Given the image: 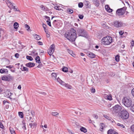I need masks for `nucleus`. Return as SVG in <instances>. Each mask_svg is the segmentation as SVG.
<instances>
[{
    "mask_svg": "<svg viewBox=\"0 0 134 134\" xmlns=\"http://www.w3.org/2000/svg\"><path fill=\"white\" fill-rule=\"evenodd\" d=\"M55 46L54 44H53L50 46V48L48 51V53L50 55H51L53 53L54 51Z\"/></svg>",
    "mask_w": 134,
    "mask_h": 134,
    "instance_id": "8",
    "label": "nucleus"
},
{
    "mask_svg": "<svg viewBox=\"0 0 134 134\" xmlns=\"http://www.w3.org/2000/svg\"><path fill=\"white\" fill-rule=\"evenodd\" d=\"M68 53L71 55H72V56L73 55H72V51H70V50H69L68 51Z\"/></svg>",
    "mask_w": 134,
    "mask_h": 134,
    "instance_id": "57",
    "label": "nucleus"
},
{
    "mask_svg": "<svg viewBox=\"0 0 134 134\" xmlns=\"http://www.w3.org/2000/svg\"><path fill=\"white\" fill-rule=\"evenodd\" d=\"M3 0V1H5V2L7 4H8L9 3L10 4V5H12V6H13V4L12 3L10 2L9 0Z\"/></svg>",
    "mask_w": 134,
    "mask_h": 134,
    "instance_id": "26",
    "label": "nucleus"
},
{
    "mask_svg": "<svg viewBox=\"0 0 134 134\" xmlns=\"http://www.w3.org/2000/svg\"><path fill=\"white\" fill-rule=\"evenodd\" d=\"M62 70L64 72H66L68 71V68L64 66L62 68Z\"/></svg>",
    "mask_w": 134,
    "mask_h": 134,
    "instance_id": "25",
    "label": "nucleus"
},
{
    "mask_svg": "<svg viewBox=\"0 0 134 134\" xmlns=\"http://www.w3.org/2000/svg\"><path fill=\"white\" fill-rule=\"evenodd\" d=\"M38 44L39 45H42L43 44V43L39 41L38 42Z\"/></svg>",
    "mask_w": 134,
    "mask_h": 134,
    "instance_id": "58",
    "label": "nucleus"
},
{
    "mask_svg": "<svg viewBox=\"0 0 134 134\" xmlns=\"http://www.w3.org/2000/svg\"><path fill=\"white\" fill-rule=\"evenodd\" d=\"M13 66L12 65H9L6 67L7 68H9V69H11V68H13Z\"/></svg>",
    "mask_w": 134,
    "mask_h": 134,
    "instance_id": "59",
    "label": "nucleus"
},
{
    "mask_svg": "<svg viewBox=\"0 0 134 134\" xmlns=\"http://www.w3.org/2000/svg\"><path fill=\"white\" fill-rule=\"evenodd\" d=\"M107 134H118V133L115 131L113 130L110 129L108 130L107 132Z\"/></svg>",
    "mask_w": 134,
    "mask_h": 134,
    "instance_id": "13",
    "label": "nucleus"
},
{
    "mask_svg": "<svg viewBox=\"0 0 134 134\" xmlns=\"http://www.w3.org/2000/svg\"><path fill=\"white\" fill-rule=\"evenodd\" d=\"M132 95L133 96H134V88H133L131 91Z\"/></svg>",
    "mask_w": 134,
    "mask_h": 134,
    "instance_id": "54",
    "label": "nucleus"
},
{
    "mask_svg": "<svg viewBox=\"0 0 134 134\" xmlns=\"http://www.w3.org/2000/svg\"><path fill=\"white\" fill-rule=\"evenodd\" d=\"M42 26L44 28V30H46V28L47 27V25L44 24H43Z\"/></svg>",
    "mask_w": 134,
    "mask_h": 134,
    "instance_id": "47",
    "label": "nucleus"
},
{
    "mask_svg": "<svg viewBox=\"0 0 134 134\" xmlns=\"http://www.w3.org/2000/svg\"><path fill=\"white\" fill-rule=\"evenodd\" d=\"M34 38L37 40H39L41 39V37L40 36L36 34H34L33 35Z\"/></svg>",
    "mask_w": 134,
    "mask_h": 134,
    "instance_id": "16",
    "label": "nucleus"
},
{
    "mask_svg": "<svg viewBox=\"0 0 134 134\" xmlns=\"http://www.w3.org/2000/svg\"><path fill=\"white\" fill-rule=\"evenodd\" d=\"M89 2L88 1H85V2H84V3L87 6V8L88 7H89L88 6V4H89Z\"/></svg>",
    "mask_w": 134,
    "mask_h": 134,
    "instance_id": "44",
    "label": "nucleus"
},
{
    "mask_svg": "<svg viewBox=\"0 0 134 134\" xmlns=\"http://www.w3.org/2000/svg\"><path fill=\"white\" fill-rule=\"evenodd\" d=\"M65 37L70 41L74 42L76 38V30L73 28L66 32Z\"/></svg>",
    "mask_w": 134,
    "mask_h": 134,
    "instance_id": "1",
    "label": "nucleus"
},
{
    "mask_svg": "<svg viewBox=\"0 0 134 134\" xmlns=\"http://www.w3.org/2000/svg\"><path fill=\"white\" fill-rule=\"evenodd\" d=\"M19 24L17 22H15L13 25L14 28L15 29H17L19 27Z\"/></svg>",
    "mask_w": 134,
    "mask_h": 134,
    "instance_id": "23",
    "label": "nucleus"
},
{
    "mask_svg": "<svg viewBox=\"0 0 134 134\" xmlns=\"http://www.w3.org/2000/svg\"><path fill=\"white\" fill-rule=\"evenodd\" d=\"M67 11L69 14H72L73 12V10L70 9L68 8L67 9Z\"/></svg>",
    "mask_w": 134,
    "mask_h": 134,
    "instance_id": "29",
    "label": "nucleus"
},
{
    "mask_svg": "<svg viewBox=\"0 0 134 134\" xmlns=\"http://www.w3.org/2000/svg\"><path fill=\"white\" fill-rule=\"evenodd\" d=\"M131 110L134 112V104L130 108Z\"/></svg>",
    "mask_w": 134,
    "mask_h": 134,
    "instance_id": "46",
    "label": "nucleus"
},
{
    "mask_svg": "<svg viewBox=\"0 0 134 134\" xmlns=\"http://www.w3.org/2000/svg\"><path fill=\"white\" fill-rule=\"evenodd\" d=\"M52 76L54 77V79H55L57 77L56 74L55 73H52L51 75Z\"/></svg>",
    "mask_w": 134,
    "mask_h": 134,
    "instance_id": "35",
    "label": "nucleus"
},
{
    "mask_svg": "<svg viewBox=\"0 0 134 134\" xmlns=\"http://www.w3.org/2000/svg\"><path fill=\"white\" fill-rule=\"evenodd\" d=\"M112 42V37L109 36L103 38L101 40L102 43L105 45H108L110 44Z\"/></svg>",
    "mask_w": 134,
    "mask_h": 134,
    "instance_id": "4",
    "label": "nucleus"
},
{
    "mask_svg": "<svg viewBox=\"0 0 134 134\" xmlns=\"http://www.w3.org/2000/svg\"><path fill=\"white\" fill-rule=\"evenodd\" d=\"M91 92L92 93H94L95 92V89L93 88H92V89L91 90Z\"/></svg>",
    "mask_w": 134,
    "mask_h": 134,
    "instance_id": "56",
    "label": "nucleus"
},
{
    "mask_svg": "<svg viewBox=\"0 0 134 134\" xmlns=\"http://www.w3.org/2000/svg\"><path fill=\"white\" fill-rule=\"evenodd\" d=\"M13 79V77L11 76L10 75H5L2 77V80L5 81H10L12 80Z\"/></svg>",
    "mask_w": 134,
    "mask_h": 134,
    "instance_id": "9",
    "label": "nucleus"
},
{
    "mask_svg": "<svg viewBox=\"0 0 134 134\" xmlns=\"http://www.w3.org/2000/svg\"><path fill=\"white\" fill-rule=\"evenodd\" d=\"M122 109V107L119 105L117 104L113 107L110 109L111 112L115 115H119L120 112Z\"/></svg>",
    "mask_w": 134,
    "mask_h": 134,
    "instance_id": "2",
    "label": "nucleus"
},
{
    "mask_svg": "<svg viewBox=\"0 0 134 134\" xmlns=\"http://www.w3.org/2000/svg\"><path fill=\"white\" fill-rule=\"evenodd\" d=\"M119 34L120 35H123V33H124V32L123 31H120L119 32Z\"/></svg>",
    "mask_w": 134,
    "mask_h": 134,
    "instance_id": "53",
    "label": "nucleus"
},
{
    "mask_svg": "<svg viewBox=\"0 0 134 134\" xmlns=\"http://www.w3.org/2000/svg\"><path fill=\"white\" fill-rule=\"evenodd\" d=\"M40 7L41 8V9L42 10L45 11L47 10V8H46L43 5H41L40 6Z\"/></svg>",
    "mask_w": 134,
    "mask_h": 134,
    "instance_id": "33",
    "label": "nucleus"
},
{
    "mask_svg": "<svg viewBox=\"0 0 134 134\" xmlns=\"http://www.w3.org/2000/svg\"><path fill=\"white\" fill-rule=\"evenodd\" d=\"M19 55V54L18 53H16L15 54V57L16 58H18Z\"/></svg>",
    "mask_w": 134,
    "mask_h": 134,
    "instance_id": "50",
    "label": "nucleus"
},
{
    "mask_svg": "<svg viewBox=\"0 0 134 134\" xmlns=\"http://www.w3.org/2000/svg\"><path fill=\"white\" fill-rule=\"evenodd\" d=\"M36 62L40 64L41 63V61L40 57L39 56H38L36 57L35 58Z\"/></svg>",
    "mask_w": 134,
    "mask_h": 134,
    "instance_id": "20",
    "label": "nucleus"
},
{
    "mask_svg": "<svg viewBox=\"0 0 134 134\" xmlns=\"http://www.w3.org/2000/svg\"><path fill=\"white\" fill-rule=\"evenodd\" d=\"M22 123H23L22 127L23 128H24V129L26 130V125L25 124L24 121H22Z\"/></svg>",
    "mask_w": 134,
    "mask_h": 134,
    "instance_id": "36",
    "label": "nucleus"
},
{
    "mask_svg": "<svg viewBox=\"0 0 134 134\" xmlns=\"http://www.w3.org/2000/svg\"><path fill=\"white\" fill-rule=\"evenodd\" d=\"M119 57L120 56L119 55H116L115 58V60L117 62H119Z\"/></svg>",
    "mask_w": 134,
    "mask_h": 134,
    "instance_id": "30",
    "label": "nucleus"
},
{
    "mask_svg": "<svg viewBox=\"0 0 134 134\" xmlns=\"http://www.w3.org/2000/svg\"><path fill=\"white\" fill-rule=\"evenodd\" d=\"M21 70L23 71H28L29 70V69L28 68L24 66H23V69L21 68Z\"/></svg>",
    "mask_w": 134,
    "mask_h": 134,
    "instance_id": "27",
    "label": "nucleus"
},
{
    "mask_svg": "<svg viewBox=\"0 0 134 134\" xmlns=\"http://www.w3.org/2000/svg\"><path fill=\"white\" fill-rule=\"evenodd\" d=\"M41 93L42 94H43L44 95H45L46 94V93H45V92H42L41 93Z\"/></svg>",
    "mask_w": 134,
    "mask_h": 134,
    "instance_id": "61",
    "label": "nucleus"
},
{
    "mask_svg": "<svg viewBox=\"0 0 134 134\" xmlns=\"http://www.w3.org/2000/svg\"><path fill=\"white\" fill-rule=\"evenodd\" d=\"M9 130L12 134H15L14 129L11 127H10Z\"/></svg>",
    "mask_w": 134,
    "mask_h": 134,
    "instance_id": "21",
    "label": "nucleus"
},
{
    "mask_svg": "<svg viewBox=\"0 0 134 134\" xmlns=\"http://www.w3.org/2000/svg\"><path fill=\"white\" fill-rule=\"evenodd\" d=\"M44 17L46 19H48V20H49L50 21V18L49 17H48L47 16H44Z\"/></svg>",
    "mask_w": 134,
    "mask_h": 134,
    "instance_id": "55",
    "label": "nucleus"
},
{
    "mask_svg": "<svg viewBox=\"0 0 134 134\" xmlns=\"http://www.w3.org/2000/svg\"><path fill=\"white\" fill-rule=\"evenodd\" d=\"M77 34L79 36H81L86 38L88 37L86 31L83 29L78 28L77 30Z\"/></svg>",
    "mask_w": 134,
    "mask_h": 134,
    "instance_id": "5",
    "label": "nucleus"
},
{
    "mask_svg": "<svg viewBox=\"0 0 134 134\" xmlns=\"http://www.w3.org/2000/svg\"><path fill=\"white\" fill-rule=\"evenodd\" d=\"M25 28L27 29V30H28L30 29V26L27 24H26L25 25Z\"/></svg>",
    "mask_w": 134,
    "mask_h": 134,
    "instance_id": "41",
    "label": "nucleus"
},
{
    "mask_svg": "<svg viewBox=\"0 0 134 134\" xmlns=\"http://www.w3.org/2000/svg\"><path fill=\"white\" fill-rule=\"evenodd\" d=\"M29 125L30 126L31 128H33L36 127L37 124L35 123H32L31 122H30L29 124Z\"/></svg>",
    "mask_w": 134,
    "mask_h": 134,
    "instance_id": "17",
    "label": "nucleus"
},
{
    "mask_svg": "<svg viewBox=\"0 0 134 134\" xmlns=\"http://www.w3.org/2000/svg\"><path fill=\"white\" fill-rule=\"evenodd\" d=\"M87 55L89 57H90L91 58H93L95 57V55L93 53L91 52L88 53Z\"/></svg>",
    "mask_w": 134,
    "mask_h": 134,
    "instance_id": "14",
    "label": "nucleus"
},
{
    "mask_svg": "<svg viewBox=\"0 0 134 134\" xmlns=\"http://www.w3.org/2000/svg\"><path fill=\"white\" fill-rule=\"evenodd\" d=\"M112 105V104H110L108 105V108H110Z\"/></svg>",
    "mask_w": 134,
    "mask_h": 134,
    "instance_id": "62",
    "label": "nucleus"
},
{
    "mask_svg": "<svg viewBox=\"0 0 134 134\" xmlns=\"http://www.w3.org/2000/svg\"><path fill=\"white\" fill-rule=\"evenodd\" d=\"M119 118L122 120H126L129 117V113L125 110H122L119 114Z\"/></svg>",
    "mask_w": 134,
    "mask_h": 134,
    "instance_id": "3",
    "label": "nucleus"
},
{
    "mask_svg": "<svg viewBox=\"0 0 134 134\" xmlns=\"http://www.w3.org/2000/svg\"><path fill=\"white\" fill-rule=\"evenodd\" d=\"M0 72L2 74L4 73V69H1L0 70Z\"/></svg>",
    "mask_w": 134,
    "mask_h": 134,
    "instance_id": "51",
    "label": "nucleus"
},
{
    "mask_svg": "<svg viewBox=\"0 0 134 134\" xmlns=\"http://www.w3.org/2000/svg\"><path fill=\"white\" fill-rule=\"evenodd\" d=\"M79 18L80 19H82L83 18V15L80 14L79 15Z\"/></svg>",
    "mask_w": 134,
    "mask_h": 134,
    "instance_id": "49",
    "label": "nucleus"
},
{
    "mask_svg": "<svg viewBox=\"0 0 134 134\" xmlns=\"http://www.w3.org/2000/svg\"><path fill=\"white\" fill-rule=\"evenodd\" d=\"M19 116L21 118H23V114L22 112H19L18 113Z\"/></svg>",
    "mask_w": 134,
    "mask_h": 134,
    "instance_id": "31",
    "label": "nucleus"
},
{
    "mask_svg": "<svg viewBox=\"0 0 134 134\" xmlns=\"http://www.w3.org/2000/svg\"><path fill=\"white\" fill-rule=\"evenodd\" d=\"M105 8L107 11L109 12H111L112 11V9H111L108 5H105Z\"/></svg>",
    "mask_w": 134,
    "mask_h": 134,
    "instance_id": "12",
    "label": "nucleus"
},
{
    "mask_svg": "<svg viewBox=\"0 0 134 134\" xmlns=\"http://www.w3.org/2000/svg\"><path fill=\"white\" fill-rule=\"evenodd\" d=\"M83 5V4L82 2H80L78 4V6L79 8H82Z\"/></svg>",
    "mask_w": 134,
    "mask_h": 134,
    "instance_id": "37",
    "label": "nucleus"
},
{
    "mask_svg": "<svg viewBox=\"0 0 134 134\" xmlns=\"http://www.w3.org/2000/svg\"><path fill=\"white\" fill-rule=\"evenodd\" d=\"M46 22L48 25L49 26H51V25L50 21L49 20H47Z\"/></svg>",
    "mask_w": 134,
    "mask_h": 134,
    "instance_id": "48",
    "label": "nucleus"
},
{
    "mask_svg": "<svg viewBox=\"0 0 134 134\" xmlns=\"http://www.w3.org/2000/svg\"><path fill=\"white\" fill-rule=\"evenodd\" d=\"M57 80L61 85L65 84V82L63 81L59 77L57 78Z\"/></svg>",
    "mask_w": 134,
    "mask_h": 134,
    "instance_id": "18",
    "label": "nucleus"
},
{
    "mask_svg": "<svg viewBox=\"0 0 134 134\" xmlns=\"http://www.w3.org/2000/svg\"><path fill=\"white\" fill-rule=\"evenodd\" d=\"M62 85L65 86L69 89H71V86L68 84H66L65 82V84Z\"/></svg>",
    "mask_w": 134,
    "mask_h": 134,
    "instance_id": "22",
    "label": "nucleus"
},
{
    "mask_svg": "<svg viewBox=\"0 0 134 134\" xmlns=\"http://www.w3.org/2000/svg\"><path fill=\"white\" fill-rule=\"evenodd\" d=\"M26 58L27 59L29 60L30 61H32L33 60L32 58L30 56H27Z\"/></svg>",
    "mask_w": 134,
    "mask_h": 134,
    "instance_id": "34",
    "label": "nucleus"
},
{
    "mask_svg": "<svg viewBox=\"0 0 134 134\" xmlns=\"http://www.w3.org/2000/svg\"><path fill=\"white\" fill-rule=\"evenodd\" d=\"M0 127L3 129H4V127L2 123L1 122H0Z\"/></svg>",
    "mask_w": 134,
    "mask_h": 134,
    "instance_id": "43",
    "label": "nucleus"
},
{
    "mask_svg": "<svg viewBox=\"0 0 134 134\" xmlns=\"http://www.w3.org/2000/svg\"><path fill=\"white\" fill-rule=\"evenodd\" d=\"M35 64L34 63L29 62L27 63L25 65V66L29 68H32L34 67L35 66Z\"/></svg>",
    "mask_w": 134,
    "mask_h": 134,
    "instance_id": "11",
    "label": "nucleus"
},
{
    "mask_svg": "<svg viewBox=\"0 0 134 134\" xmlns=\"http://www.w3.org/2000/svg\"><path fill=\"white\" fill-rule=\"evenodd\" d=\"M118 126H119L121 127L124 128L125 126L123 125L122 124H121L119 123H117L116 124Z\"/></svg>",
    "mask_w": 134,
    "mask_h": 134,
    "instance_id": "39",
    "label": "nucleus"
},
{
    "mask_svg": "<svg viewBox=\"0 0 134 134\" xmlns=\"http://www.w3.org/2000/svg\"><path fill=\"white\" fill-rule=\"evenodd\" d=\"M131 130L132 131L134 132V124L132 125L131 127Z\"/></svg>",
    "mask_w": 134,
    "mask_h": 134,
    "instance_id": "42",
    "label": "nucleus"
},
{
    "mask_svg": "<svg viewBox=\"0 0 134 134\" xmlns=\"http://www.w3.org/2000/svg\"><path fill=\"white\" fill-rule=\"evenodd\" d=\"M52 114L53 116H56L58 115L59 114L57 112H54L52 113Z\"/></svg>",
    "mask_w": 134,
    "mask_h": 134,
    "instance_id": "40",
    "label": "nucleus"
},
{
    "mask_svg": "<svg viewBox=\"0 0 134 134\" xmlns=\"http://www.w3.org/2000/svg\"><path fill=\"white\" fill-rule=\"evenodd\" d=\"M131 45L132 47H133L134 46V41L133 40H132L131 42Z\"/></svg>",
    "mask_w": 134,
    "mask_h": 134,
    "instance_id": "52",
    "label": "nucleus"
},
{
    "mask_svg": "<svg viewBox=\"0 0 134 134\" xmlns=\"http://www.w3.org/2000/svg\"><path fill=\"white\" fill-rule=\"evenodd\" d=\"M132 101L131 99L129 97H125L122 99V103L126 107H130L132 104Z\"/></svg>",
    "mask_w": 134,
    "mask_h": 134,
    "instance_id": "6",
    "label": "nucleus"
},
{
    "mask_svg": "<svg viewBox=\"0 0 134 134\" xmlns=\"http://www.w3.org/2000/svg\"><path fill=\"white\" fill-rule=\"evenodd\" d=\"M126 7L118 9L116 12V15L120 16H122L124 14L125 11L126 9Z\"/></svg>",
    "mask_w": 134,
    "mask_h": 134,
    "instance_id": "7",
    "label": "nucleus"
},
{
    "mask_svg": "<svg viewBox=\"0 0 134 134\" xmlns=\"http://www.w3.org/2000/svg\"><path fill=\"white\" fill-rule=\"evenodd\" d=\"M18 88L19 89H20L21 88V85H19L18 87Z\"/></svg>",
    "mask_w": 134,
    "mask_h": 134,
    "instance_id": "64",
    "label": "nucleus"
},
{
    "mask_svg": "<svg viewBox=\"0 0 134 134\" xmlns=\"http://www.w3.org/2000/svg\"><path fill=\"white\" fill-rule=\"evenodd\" d=\"M122 25V23L120 21L116 20L114 22V25L116 27H121Z\"/></svg>",
    "mask_w": 134,
    "mask_h": 134,
    "instance_id": "10",
    "label": "nucleus"
},
{
    "mask_svg": "<svg viewBox=\"0 0 134 134\" xmlns=\"http://www.w3.org/2000/svg\"><path fill=\"white\" fill-rule=\"evenodd\" d=\"M80 130L82 132L84 133H86L87 132V130L86 129L85 127H82L80 129Z\"/></svg>",
    "mask_w": 134,
    "mask_h": 134,
    "instance_id": "24",
    "label": "nucleus"
},
{
    "mask_svg": "<svg viewBox=\"0 0 134 134\" xmlns=\"http://www.w3.org/2000/svg\"><path fill=\"white\" fill-rule=\"evenodd\" d=\"M9 7L10 8V9H13L15 10V9H16V8H15V6H14L13 5V6H12V5H10V6H9Z\"/></svg>",
    "mask_w": 134,
    "mask_h": 134,
    "instance_id": "45",
    "label": "nucleus"
},
{
    "mask_svg": "<svg viewBox=\"0 0 134 134\" xmlns=\"http://www.w3.org/2000/svg\"><path fill=\"white\" fill-rule=\"evenodd\" d=\"M26 114L27 116H29L30 114V113H31L32 114V111H31L30 110H28L26 111Z\"/></svg>",
    "mask_w": 134,
    "mask_h": 134,
    "instance_id": "28",
    "label": "nucleus"
},
{
    "mask_svg": "<svg viewBox=\"0 0 134 134\" xmlns=\"http://www.w3.org/2000/svg\"><path fill=\"white\" fill-rule=\"evenodd\" d=\"M93 2L96 6L98 7L99 6V2L98 0H93Z\"/></svg>",
    "mask_w": 134,
    "mask_h": 134,
    "instance_id": "19",
    "label": "nucleus"
},
{
    "mask_svg": "<svg viewBox=\"0 0 134 134\" xmlns=\"http://www.w3.org/2000/svg\"><path fill=\"white\" fill-rule=\"evenodd\" d=\"M4 72H8V70L7 69H4Z\"/></svg>",
    "mask_w": 134,
    "mask_h": 134,
    "instance_id": "63",
    "label": "nucleus"
},
{
    "mask_svg": "<svg viewBox=\"0 0 134 134\" xmlns=\"http://www.w3.org/2000/svg\"><path fill=\"white\" fill-rule=\"evenodd\" d=\"M59 7H58V6H55L54 8L56 10H59L58 9Z\"/></svg>",
    "mask_w": 134,
    "mask_h": 134,
    "instance_id": "60",
    "label": "nucleus"
},
{
    "mask_svg": "<svg viewBox=\"0 0 134 134\" xmlns=\"http://www.w3.org/2000/svg\"><path fill=\"white\" fill-rule=\"evenodd\" d=\"M105 99H108L109 100H112L111 95V94H109V95H106L105 96Z\"/></svg>",
    "mask_w": 134,
    "mask_h": 134,
    "instance_id": "15",
    "label": "nucleus"
},
{
    "mask_svg": "<svg viewBox=\"0 0 134 134\" xmlns=\"http://www.w3.org/2000/svg\"><path fill=\"white\" fill-rule=\"evenodd\" d=\"M102 126L101 127H100V131H102L103 129V126H104V124L103 123H101L100 124Z\"/></svg>",
    "mask_w": 134,
    "mask_h": 134,
    "instance_id": "38",
    "label": "nucleus"
},
{
    "mask_svg": "<svg viewBox=\"0 0 134 134\" xmlns=\"http://www.w3.org/2000/svg\"><path fill=\"white\" fill-rule=\"evenodd\" d=\"M104 116L105 118L108 120H111V119H112L111 117H109L107 115H104Z\"/></svg>",
    "mask_w": 134,
    "mask_h": 134,
    "instance_id": "32",
    "label": "nucleus"
}]
</instances>
